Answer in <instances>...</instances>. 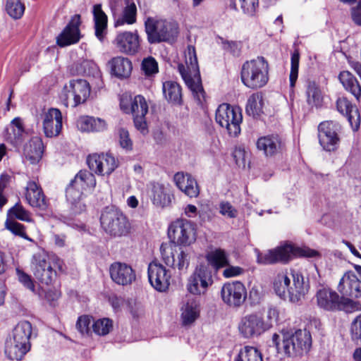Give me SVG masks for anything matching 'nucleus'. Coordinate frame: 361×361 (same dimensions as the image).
<instances>
[{"label": "nucleus", "instance_id": "obj_37", "mask_svg": "<svg viewBox=\"0 0 361 361\" xmlns=\"http://www.w3.org/2000/svg\"><path fill=\"white\" fill-rule=\"evenodd\" d=\"M336 109L338 112L348 118V121L351 124L352 120L354 118V116L353 115V112L357 116V120L360 121V119L358 109L355 106L353 105V104L346 97H343L338 98L336 100ZM359 126L360 121H358L357 126Z\"/></svg>", "mask_w": 361, "mask_h": 361}, {"label": "nucleus", "instance_id": "obj_26", "mask_svg": "<svg viewBox=\"0 0 361 361\" xmlns=\"http://www.w3.org/2000/svg\"><path fill=\"white\" fill-rule=\"evenodd\" d=\"M110 69V74L118 79L123 80L128 78L132 73V61L123 56H116L108 62Z\"/></svg>", "mask_w": 361, "mask_h": 361}, {"label": "nucleus", "instance_id": "obj_51", "mask_svg": "<svg viewBox=\"0 0 361 361\" xmlns=\"http://www.w3.org/2000/svg\"><path fill=\"white\" fill-rule=\"evenodd\" d=\"M25 131H18L16 128H6L4 130V137L7 142L11 144L13 147H18L24 141V134Z\"/></svg>", "mask_w": 361, "mask_h": 361}, {"label": "nucleus", "instance_id": "obj_43", "mask_svg": "<svg viewBox=\"0 0 361 361\" xmlns=\"http://www.w3.org/2000/svg\"><path fill=\"white\" fill-rule=\"evenodd\" d=\"M13 338H31L35 335L32 331V324L28 321H21L13 328L12 331Z\"/></svg>", "mask_w": 361, "mask_h": 361}, {"label": "nucleus", "instance_id": "obj_18", "mask_svg": "<svg viewBox=\"0 0 361 361\" xmlns=\"http://www.w3.org/2000/svg\"><path fill=\"white\" fill-rule=\"evenodd\" d=\"M32 264L33 275L42 285L49 286L56 279V271L40 255L33 256Z\"/></svg>", "mask_w": 361, "mask_h": 361}, {"label": "nucleus", "instance_id": "obj_36", "mask_svg": "<svg viewBox=\"0 0 361 361\" xmlns=\"http://www.w3.org/2000/svg\"><path fill=\"white\" fill-rule=\"evenodd\" d=\"M321 323L318 320H314L308 325L307 328L305 327L304 329H295L294 333H292L291 336L288 338H312V336L319 337L324 336L322 331L320 330L319 327Z\"/></svg>", "mask_w": 361, "mask_h": 361}, {"label": "nucleus", "instance_id": "obj_55", "mask_svg": "<svg viewBox=\"0 0 361 361\" xmlns=\"http://www.w3.org/2000/svg\"><path fill=\"white\" fill-rule=\"evenodd\" d=\"M84 67H88L90 71L89 73H92L93 78L95 80V88L100 90L104 88V84L102 78V73L97 66V65L92 61L85 62Z\"/></svg>", "mask_w": 361, "mask_h": 361}, {"label": "nucleus", "instance_id": "obj_34", "mask_svg": "<svg viewBox=\"0 0 361 361\" xmlns=\"http://www.w3.org/2000/svg\"><path fill=\"white\" fill-rule=\"evenodd\" d=\"M125 5L123 13L118 17L114 23V27H117L124 24L133 25L137 20V7L133 0H125Z\"/></svg>", "mask_w": 361, "mask_h": 361}, {"label": "nucleus", "instance_id": "obj_6", "mask_svg": "<svg viewBox=\"0 0 361 361\" xmlns=\"http://www.w3.org/2000/svg\"><path fill=\"white\" fill-rule=\"evenodd\" d=\"M101 226L112 238L127 236L131 225L124 213L115 206L106 207L100 216Z\"/></svg>", "mask_w": 361, "mask_h": 361}, {"label": "nucleus", "instance_id": "obj_22", "mask_svg": "<svg viewBox=\"0 0 361 361\" xmlns=\"http://www.w3.org/2000/svg\"><path fill=\"white\" fill-rule=\"evenodd\" d=\"M269 328L270 325L265 324L263 319L257 314L245 317L239 326V330L245 338L257 337Z\"/></svg>", "mask_w": 361, "mask_h": 361}, {"label": "nucleus", "instance_id": "obj_62", "mask_svg": "<svg viewBox=\"0 0 361 361\" xmlns=\"http://www.w3.org/2000/svg\"><path fill=\"white\" fill-rule=\"evenodd\" d=\"M146 114L136 115L133 116V122L137 130L140 131L142 135L148 133L147 124L145 119Z\"/></svg>", "mask_w": 361, "mask_h": 361}, {"label": "nucleus", "instance_id": "obj_7", "mask_svg": "<svg viewBox=\"0 0 361 361\" xmlns=\"http://www.w3.org/2000/svg\"><path fill=\"white\" fill-rule=\"evenodd\" d=\"M167 235L174 246L190 247L197 240V224L186 219H177L169 224Z\"/></svg>", "mask_w": 361, "mask_h": 361}, {"label": "nucleus", "instance_id": "obj_16", "mask_svg": "<svg viewBox=\"0 0 361 361\" xmlns=\"http://www.w3.org/2000/svg\"><path fill=\"white\" fill-rule=\"evenodd\" d=\"M148 279L151 286L159 292H165L170 286L171 273L160 263L151 262L148 266Z\"/></svg>", "mask_w": 361, "mask_h": 361}, {"label": "nucleus", "instance_id": "obj_15", "mask_svg": "<svg viewBox=\"0 0 361 361\" xmlns=\"http://www.w3.org/2000/svg\"><path fill=\"white\" fill-rule=\"evenodd\" d=\"M337 290L345 299L361 298V281L353 271H348L340 279Z\"/></svg>", "mask_w": 361, "mask_h": 361}, {"label": "nucleus", "instance_id": "obj_40", "mask_svg": "<svg viewBox=\"0 0 361 361\" xmlns=\"http://www.w3.org/2000/svg\"><path fill=\"white\" fill-rule=\"evenodd\" d=\"M25 198L31 207L41 211H46L48 207L49 203L42 190L27 192Z\"/></svg>", "mask_w": 361, "mask_h": 361}, {"label": "nucleus", "instance_id": "obj_5", "mask_svg": "<svg viewBox=\"0 0 361 361\" xmlns=\"http://www.w3.org/2000/svg\"><path fill=\"white\" fill-rule=\"evenodd\" d=\"M319 255L318 251L310 248L303 249L291 244H286L267 252H258L257 262L261 264H286L293 257H314Z\"/></svg>", "mask_w": 361, "mask_h": 361}, {"label": "nucleus", "instance_id": "obj_54", "mask_svg": "<svg viewBox=\"0 0 361 361\" xmlns=\"http://www.w3.org/2000/svg\"><path fill=\"white\" fill-rule=\"evenodd\" d=\"M120 147L126 152H130L133 148V143L130 137L129 132L124 128H119L117 131Z\"/></svg>", "mask_w": 361, "mask_h": 361}, {"label": "nucleus", "instance_id": "obj_32", "mask_svg": "<svg viewBox=\"0 0 361 361\" xmlns=\"http://www.w3.org/2000/svg\"><path fill=\"white\" fill-rule=\"evenodd\" d=\"M95 36L97 38L102 42L106 35L107 28V16L102 8V4H97L93 6L92 9Z\"/></svg>", "mask_w": 361, "mask_h": 361}, {"label": "nucleus", "instance_id": "obj_38", "mask_svg": "<svg viewBox=\"0 0 361 361\" xmlns=\"http://www.w3.org/2000/svg\"><path fill=\"white\" fill-rule=\"evenodd\" d=\"M262 106V96L259 93H254L247 99L245 111L247 115L257 118L263 113Z\"/></svg>", "mask_w": 361, "mask_h": 361}, {"label": "nucleus", "instance_id": "obj_28", "mask_svg": "<svg viewBox=\"0 0 361 361\" xmlns=\"http://www.w3.org/2000/svg\"><path fill=\"white\" fill-rule=\"evenodd\" d=\"M44 152L42 139L38 136L32 137L24 147L25 157L31 164H38L43 157Z\"/></svg>", "mask_w": 361, "mask_h": 361}, {"label": "nucleus", "instance_id": "obj_49", "mask_svg": "<svg viewBox=\"0 0 361 361\" xmlns=\"http://www.w3.org/2000/svg\"><path fill=\"white\" fill-rule=\"evenodd\" d=\"M103 157L104 153L101 154H90L87 157V164L91 171H93L98 175H104V169Z\"/></svg>", "mask_w": 361, "mask_h": 361}, {"label": "nucleus", "instance_id": "obj_31", "mask_svg": "<svg viewBox=\"0 0 361 361\" xmlns=\"http://www.w3.org/2000/svg\"><path fill=\"white\" fill-rule=\"evenodd\" d=\"M77 126L82 132H102L106 129V123L99 118L82 116L78 118Z\"/></svg>", "mask_w": 361, "mask_h": 361}, {"label": "nucleus", "instance_id": "obj_24", "mask_svg": "<svg viewBox=\"0 0 361 361\" xmlns=\"http://www.w3.org/2000/svg\"><path fill=\"white\" fill-rule=\"evenodd\" d=\"M43 130L47 137L59 135L62 129V114L59 109L50 108L43 116Z\"/></svg>", "mask_w": 361, "mask_h": 361}, {"label": "nucleus", "instance_id": "obj_33", "mask_svg": "<svg viewBox=\"0 0 361 361\" xmlns=\"http://www.w3.org/2000/svg\"><path fill=\"white\" fill-rule=\"evenodd\" d=\"M338 78L344 89L359 101L361 97V85L356 77L348 71H343L340 72Z\"/></svg>", "mask_w": 361, "mask_h": 361}, {"label": "nucleus", "instance_id": "obj_48", "mask_svg": "<svg viewBox=\"0 0 361 361\" xmlns=\"http://www.w3.org/2000/svg\"><path fill=\"white\" fill-rule=\"evenodd\" d=\"M7 219H13L16 218L20 221L31 222L32 219L30 213L20 203L17 202L13 207L8 209L7 212Z\"/></svg>", "mask_w": 361, "mask_h": 361}, {"label": "nucleus", "instance_id": "obj_9", "mask_svg": "<svg viewBox=\"0 0 361 361\" xmlns=\"http://www.w3.org/2000/svg\"><path fill=\"white\" fill-rule=\"evenodd\" d=\"M215 120L221 127L226 129L231 137H236L241 131L242 109L238 106L223 103L218 106L216 111Z\"/></svg>", "mask_w": 361, "mask_h": 361}, {"label": "nucleus", "instance_id": "obj_45", "mask_svg": "<svg viewBox=\"0 0 361 361\" xmlns=\"http://www.w3.org/2000/svg\"><path fill=\"white\" fill-rule=\"evenodd\" d=\"M130 111L133 116L141 114H147L148 112V105L145 98L141 95H136L133 99L130 100Z\"/></svg>", "mask_w": 361, "mask_h": 361}, {"label": "nucleus", "instance_id": "obj_56", "mask_svg": "<svg viewBox=\"0 0 361 361\" xmlns=\"http://www.w3.org/2000/svg\"><path fill=\"white\" fill-rule=\"evenodd\" d=\"M93 320V317L90 315H82L78 317L76 322L77 329L82 334L89 336L91 334L90 325Z\"/></svg>", "mask_w": 361, "mask_h": 361}, {"label": "nucleus", "instance_id": "obj_53", "mask_svg": "<svg viewBox=\"0 0 361 361\" xmlns=\"http://www.w3.org/2000/svg\"><path fill=\"white\" fill-rule=\"evenodd\" d=\"M307 102L310 105L318 106L322 102L321 92L315 82H310L306 90Z\"/></svg>", "mask_w": 361, "mask_h": 361}, {"label": "nucleus", "instance_id": "obj_17", "mask_svg": "<svg viewBox=\"0 0 361 361\" xmlns=\"http://www.w3.org/2000/svg\"><path fill=\"white\" fill-rule=\"evenodd\" d=\"M278 353L287 357L301 356L311 348L312 340H272Z\"/></svg>", "mask_w": 361, "mask_h": 361}, {"label": "nucleus", "instance_id": "obj_61", "mask_svg": "<svg viewBox=\"0 0 361 361\" xmlns=\"http://www.w3.org/2000/svg\"><path fill=\"white\" fill-rule=\"evenodd\" d=\"M244 13L253 16L259 6V0H239Z\"/></svg>", "mask_w": 361, "mask_h": 361}, {"label": "nucleus", "instance_id": "obj_25", "mask_svg": "<svg viewBox=\"0 0 361 361\" xmlns=\"http://www.w3.org/2000/svg\"><path fill=\"white\" fill-rule=\"evenodd\" d=\"M163 245H161L160 250L162 255V259L166 266L173 269L177 268L180 271L187 270L190 261V251L189 247H179V252L177 257H175L174 254L171 252V255H166L163 252Z\"/></svg>", "mask_w": 361, "mask_h": 361}, {"label": "nucleus", "instance_id": "obj_19", "mask_svg": "<svg viewBox=\"0 0 361 361\" xmlns=\"http://www.w3.org/2000/svg\"><path fill=\"white\" fill-rule=\"evenodd\" d=\"M114 44L120 52L129 56L135 55L140 49V38L137 31L119 32Z\"/></svg>", "mask_w": 361, "mask_h": 361}, {"label": "nucleus", "instance_id": "obj_58", "mask_svg": "<svg viewBox=\"0 0 361 361\" xmlns=\"http://www.w3.org/2000/svg\"><path fill=\"white\" fill-rule=\"evenodd\" d=\"M104 163V175H110L118 166V161L110 153L104 154L103 157Z\"/></svg>", "mask_w": 361, "mask_h": 361}, {"label": "nucleus", "instance_id": "obj_35", "mask_svg": "<svg viewBox=\"0 0 361 361\" xmlns=\"http://www.w3.org/2000/svg\"><path fill=\"white\" fill-rule=\"evenodd\" d=\"M200 305L195 299H188L183 307L181 314L183 323L185 325L192 324L199 317Z\"/></svg>", "mask_w": 361, "mask_h": 361}, {"label": "nucleus", "instance_id": "obj_1", "mask_svg": "<svg viewBox=\"0 0 361 361\" xmlns=\"http://www.w3.org/2000/svg\"><path fill=\"white\" fill-rule=\"evenodd\" d=\"M96 178L92 172L86 169L80 170L66 188V199L68 206V214H61L60 220L73 228H81L83 225L75 217L86 210L83 201L82 190H93L96 186Z\"/></svg>", "mask_w": 361, "mask_h": 361}, {"label": "nucleus", "instance_id": "obj_64", "mask_svg": "<svg viewBox=\"0 0 361 361\" xmlns=\"http://www.w3.org/2000/svg\"><path fill=\"white\" fill-rule=\"evenodd\" d=\"M350 15L355 25L361 26V0H359L356 6L350 9Z\"/></svg>", "mask_w": 361, "mask_h": 361}, {"label": "nucleus", "instance_id": "obj_63", "mask_svg": "<svg viewBox=\"0 0 361 361\" xmlns=\"http://www.w3.org/2000/svg\"><path fill=\"white\" fill-rule=\"evenodd\" d=\"M352 338H361V314L351 323Z\"/></svg>", "mask_w": 361, "mask_h": 361}, {"label": "nucleus", "instance_id": "obj_59", "mask_svg": "<svg viewBox=\"0 0 361 361\" xmlns=\"http://www.w3.org/2000/svg\"><path fill=\"white\" fill-rule=\"evenodd\" d=\"M18 281L27 289L32 292H35V286L30 275L25 273L23 270L17 268L16 269Z\"/></svg>", "mask_w": 361, "mask_h": 361}, {"label": "nucleus", "instance_id": "obj_27", "mask_svg": "<svg viewBox=\"0 0 361 361\" xmlns=\"http://www.w3.org/2000/svg\"><path fill=\"white\" fill-rule=\"evenodd\" d=\"M176 186L190 197H196L200 193L199 187L195 178L190 173L184 174L178 172L174 175Z\"/></svg>", "mask_w": 361, "mask_h": 361}, {"label": "nucleus", "instance_id": "obj_10", "mask_svg": "<svg viewBox=\"0 0 361 361\" xmlns=\"http://www.w3.org/2000/svg\"><path fill=\"white\" fill-rule=\"evenodd\" d=\"M341 130V125L333 121H322L318 125L317 137L323 150L331 152L338 148L341 142L339 136Z\"/></svg>", "mask_w": 361, "mask_h": 361}, {"label": "nucleus", "instance_id": "obj_42", "mask_svg": "<svg viewBox=\"0 0 361 361\" xmlns=\"http://www.w3.org/2000/svg\"><path fill=\"white\" fill-rule=\"evenodd\" d=\"M233 361H263L262 354L255 347L245 346Z\"/></svg>", "mask_w": 361, "mask_h": 361}, {"label": "nucleus", "instance_id": "obj_57", "mask_svg": "<svg viewBox=\"0 0 361 361\" xmlns=\"http://www.w3.org/2000/svg\"><path fill=\"white\" fill-rule=\"evenodd\" d=\"M188 51V58H186V63H189V68L194 72L195 75L200 76V68L195 47L189 45Z\"/></svg>", "mask_w": 361, "mask_h": 361}, {"label": "nucleus", "instance_id": "obj_47", "mask_svg": "<svg viewBox=\"0 0 361 361\" xmlns=\"http://www.w3.org/2000/svg\"><path fill=\"white\" fill-rule=\"evenodd\" d=\"M141 71L146 78H150L159 73V65L153 56L144 58L141 63Z\"/></svg>", "mask_w": 361, "mask_h": 361}, {"label": "nucleus", "instance_id": "obj_2", "mask_svg": "<svg viewBox=\"0 0 361 361\" xmlns=\"http://www.w3.org/2000/svg\"><path fill=\"white\" fill-rule=\"evenodd\" d=\"M293 285L290 279L286 274H279L274 279L273 288L275 293L281 299L286 300L294 304H300L309 290V281L305 282L302 273L292 271Z\"/></svg>", "mask_w": 361, "mask_h": 361}, {"label": "nucleus", "instance_id": "obj_20", "mask_svg": "<svg viewBox=\"0 0 361 361\" xmlns=\"http://www.w3.org/2000/svg\"><path fill=\"white\" fill-rule=\"evenodd\" d=\"M284 145L281 137L274 133L261 136L256 142L257 150L267 158L273 157L281 153Z\"/></svg>", "mask_w": 361, "mask_h": 361}, {"label": "nucleus", "instance_id": "obj_44", "mask_svg": "<svg viewBox=\"0 0 361 361\" xmlns=\"http://www.w3.org/2000/svg\"><path fill=\"white\" fill-rule=\"evenodd\" d=\"M6 11L13 19L18 20L22 18L25 12V4L20 0H6Z\"/></svg>", "mask_w": 361, "mask_h": 361}, {"label": "nucleus", "instance_id": "obj_3", "mask_svg": "<svg viewBox=\"0 0 361 361\" xmlns=\"http://www.w3.org/2000/svg\"><path fill=\"white\" fill-rule=\"evenodd\" d=\"M240 80L247 88L257 90L267 85L269 80V64L262 56L245 61L241 67Z\"/></svg>", "mask_w": 361, "mask_h": 361}, {"label": "nucleus", "instance_id": "obj_39", "mask_svg": "<svg viewBox=\"0 0 361 361\" xmlns=\"http://www.w3.org/2000/svg\"><path fill=\"white\" fill-rule=\"evenodd\" d=\"M207 262L216 270L229 264L228 257L226 251L218 248L210 252L206 256Z\"/></svg>", "mask_w": 361, "mask_h": 361}, {"label": "nucleus", "instance_id": "obj_29", "mask_svg": "<svg viewBox=\"0 0 361 361\" xmlns=\"http://www.w3.org/2000/svg\"><path fill=\"white\" fill-rule=\"evenodd\" d=\"M30 347L29 340H6L5 353L10 360H20Z\"/></svg>", "mask_w": 361, "mask_h": 361}, {"label": "nucleus", "instance_id": "obj_41", "mask_svg": "<svg viewBox=\"0 0 361 361\" xmlns=\"http://www.w3.org/2000/svg\"><path fill=\"white\" fill-rule=\"evenodd\" d=\"M178 71H179L180 74L181 75L183 79L187 84V85L192 90L193 92L196 93L195 97L198 101V103L202 104V102L204 101V94H205V92H204L202 86L197 85L196 87L197 90H196V89L195 87L194 88L192 87V86H194V80L190 77V75H189L186 73L185 66L183 64H179L178 66Z\"/></svg>", "mask_w": 361, "mask_h": 361}, {"label": "nucleus", "instance_id": "obj_46", "mask_svg": "<svg viewBox=\"0 0 361 361\" xmlns=\"http://www.w3.org/2000/svg\"><path fill=\"white\" fill-rule=\"evenodd\" d=\"M94 333L99 336L107 335L113 329V321L109 318L98 319L92 325Z\"/></svg>", "mask_w": 361, "mask_h": 361}, {"label": "nucleus", "instance_id": "obj_60", "mask_svg": "<svg viewBox=\"0 0 361 361\" xmlns=\"http://www.w3.org/2000/svg\"><path fill=\"white\" fill-rule=\"evenodd\" d=\"M219 213L228 218L234 219L238 215V210L229 202L223 201L219 204Z\"/></svg>", "mask_w": 361, "mask_h": 361}, {"label": "nucleus", "instance_id": "obj_4", "mask_svg": "<svg viewBox=\"0 0 361 361\" xmlns=\"http://www.w3.org/2000/svg\"><path fill=\"white\" fill-rule=\"evenodd\" d=\"M144 26L147 42L150 44L172 43L176 40L179 34L178 24L166 19L148 16L145 20Z\"/></svg>", "mask_w": 361, "mask_h": 361}, {"label": "nucleus", "instance_id": "obj_30", "mask_svg": "<svg viewBox=\"0 0 361 361\" xmlns=\"http://www.w3.org/2000/svg\"><path fill=\"white\" fill-rule=\"evenodd\" d=\"M162 92L168 102L173 105L183 104L182 87L177 82L167 80L163 82Z\"/></svg>", "mask_w": 361, "mask_h": 361}, {"label": "nucleus", "instance_id": "obj_12", "mask_svg": "<svg viewBox=\"0 0 361 361\" xmlns=\"http://www.w3.org/2000/svg\"><path fill=\"white\" fill-rule=\"evenodd\" d=\"M147 195L152 203L158 208H167L172 205L174 195L171 192L169 184L165 185L159 182H150L147 185Z\"/></svg>", "mask_w": 361, "mask_h": 361}, {"label": "nucleus", "instance_id": "obj_13", "mask_svg": "<svg viewBox=\"0 0 361 361\" xmlns=\"http://www.w3.org/2000/svg\"><path fill=\"white\" fill-rule=\"evenodd\" d=\"M81 23L80 14L72 16L67 25L56 37V44L63 48L77 44L82 37L80 30Z\"/></svg>", "mask_w": 361, "mask_h": 361}, {"label": "nucleus", "instance_id": "obj_21", "mask_svg": "<svg viewBox=\"0 0 361 361\" xmlns=\"http://www.w3.org/2000/svg\"><path fill=\"white\" fill-rule=\"evenodd\" d=\"M109 274L115 283L123 286L131 285L136 279L135 271L124 262L112 263L109 267Z\"/></svg>", "mask_w": 361, "mask_h": 361}, {"label": "nucleus", "instance_id": "obj_52", "mask_svg": "<svg viewBox=\"0 0 361 361\" xmlns=\"http://www.w3.org/2000/svg\"><path fill=\"white\" fill-rule=\"evenodd\" d=\"M6 229L10 231L13 234L18 235L30 242L32 239L30 238L25 233V227L23 224L15 221L14 219H7L5 222Z\"/></svg>", "mask_w": 361, "mask_h": 361}, {"label": "nucleus", "instance_id": "obj_23", "mask_svg": "<svg viewBox=\"0 0 361 361\" xmlns=\"http://www.w3.org/2000/svg\"><path fill=\"white\" fill-rule=\"evenodd\" d=\"M64 90H67L66 97L73 99V106L86 102L90 94V85L86 80L77 78L69 81V86L66 85Z\"/></svg>", "mask_w": 361, "mask_h": 361}, {"label": "nucleus", "instance_id": "obj_11", "mask_svg": "<svg viewBox=\"0 0 361 361\" xmlns=\"http://www.w3.org/2000/svg\"><path fill=\"white\" fill-rule=\"evenodd\" d=\"M213 283L212 274L209 266L200 264L188 279L186 288L190 293L200 295L206 293Z\"/></svg>", "mask_w": 361, "mask_h": 361}, {"label": "nucleus", "instance_id": "obj_14", "mask_svg": "<svg viewBox=\"0 0 361 361\" xmlns=\"http://www.w3.org/2000/svg\"><path fill=\"white\" fill-rule=\"evenodd\" d=\"M222 300L231 307H238L247 299V290L244 284L238 281L226 283L221 288Z\"/></svg>", "mask_w": 361, "mask_h": 361}, {"label": "nucleus", "instance_id": "obj_50", "mask_svg": "<svg viewBox=\"0 0 361 361\" xmlns=\"http://www.w3.org/2000/svg\"><path fill=\"white\" fill-rule=\"evenodd\" d=\"M300 63V52L298 49H295L291 54L290 58V72L289 75L290 87L293 88L295 85L298 77Z\"/></svg>", "mask_w": 361, "mask_h": 361}, {"label": "nucleus", "instance_id": "obj_8", "mask_svg": "<svg viewBox=\"0 0 361 361\" xmlns=\"http://www.w3.org/2000/svg\"><path fill=\"white\" fill-rule=\"evenodd\" d=\"M317 305L324 310L353 312L361 310V303L341 297L329 288L319 289L316 293Z\"/></svg>", "mask_w": 361, "mask_h": 361}]
</instances>
